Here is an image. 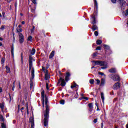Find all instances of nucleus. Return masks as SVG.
<instances>
[{
  "label": "nucleus",
  "mask_w": 128,
  "mask_h": 128,
  "mask_svg": "<svg viewBox=\"0 0 128 128\" xmlns=\"http://www.w3.org/2000/svg\"><path fill=\"white\" fill-rule=\"evenodd\" d=\"M42 102L43 108H44V102L46 108V112L44 114V124L45 126H48V114H50V109H48V98L44 96V90H42L41 92Z\"/></svg>",
  "instance_id": "f257e3e1"
},
{
  "label": "nucleus",
  "mask_w": 128,
  "mask_h": 128,
  "mask_svg": "<svg viewBox=\"0 0 128 128\" xmlns=\"http://www.w3.org/2000/svg\"><path fill=\"white\" fill-rule=\"evenodd\" d=\"M92 62H93V65L94 66H102L101 68L102 70H106V68H108V62L104 61H100V60H93L92 61Z\"/></svg>",
  "instance_id": "f03ea898"
},
{
  "label": "nucleus",
  "mask_w": 128,
  "mask_h": 128,
  "mask_svg": "<svg viewBox=\"0 0 128 128\" xmlns=\"http://www.w3.org/2000/svg\"><path fill=\"white\" fill-rule=\"evenodd\" d=\"M92 24H93V26L92 27V30H93V32H94V30H98V26H96L94 25L96 24V16H92Z\"/></svg>",
  "instance_id": "7ed1b4c3"
},
{
  "label": "nucleus",
  "mask_w": 128,
  "mask_h": 128,
  "mask_svg": "<svg viewBox=\"0 0 128 128\" xmlns=\"http://www.w3.org/2000/svg\"><path fill=\"white\" fill-rule=\"evenodd\" d=\"M110 77L114 82H118L120 80V76H118V75L111 74L110 75Z\"/></svg>",
  "instance_id": "20e7f679"
},
{
  "label": "nucleus",
  "mask_w": 128,
  "mask_h": 128,
  "mask_svg": "<svg viewBox=\"0 0 128 128\" xmlns=\"http://www.w3.org/2000/svg\"><path fill=\"white\" fill-rule=\"evenodd\" d=\"M32 68V56L31 55L29 56V72H30Z\"/></svg>",
  "instance_id": "39448f33"
},
{
  "label": "nucleus",
  "mask_w": 128,
  "mask_h": 128,
  "mask_svg": "<svg viewBox=\"0 0 128 128\" xmlns=\"http://www.w3.org/2000/svg\"><path fill=\"white\" fill-rule=\"evenodd\" d=\"M18 36H19V42L20 44H22V42H24V35H22V33H18Z\"/></svg>",
  "instance_id": "423d86ee"
},
{
  "label": "nucleus",
  "mask_w": 128,
  "mask_h": 128,
  "mask_svg": "<svg viewBox=\"0 0 128 128\" xmlns=\"http://www.w3.org/2000/svg\"><path fill=\"white\" fill-rule=\"evenodd\" d=\"M120 88V82H116L113 86L114 90H118V88Z\"/></svg>",
  "instance_id": "0eeeda50"
},
{
  "label": "nucleus",
  "mask_w": 128,
  "mask_h": 128,
  "mask_svg": "<svg viewBox=\"0 0 128 128\" xmlns=\"http://www.w3.org/2000/svg\"><path fill=\"white\" fill-rule=\"evenodd\" d=\"M59 82H61L60 84L62 86H66V82L64 81V79L60 78L59 80Z\"/></svg>",
  "instance_id": "6e6552de"
},
{
  "label": "nucleus",
  "mask_w": 128,
  "mask_h": 128,
  "mask_svg": "<svg viewBox=\"0 0 128 128\" xmlns=\"http://www.w3.org/2000/svg\"><path fill=\"white\" fill-rule=\"evenodd\" d=\"M88 106L89 108L90 112H92V110H94V104L92 103L88 104Z\"/></svg>",
  "instance_id": "1a4fd4ad"
},
{
  "label": "nucleus",
  "mask_w": 128,
  "mask_h": 128,
  "mask_svg": "<svg viewBox=\"0 0 128 128\" xmlns=\"http://www.w3.org/2000/svg\"><path fill=\"white\" fill-rule=\"evenodd\" d=\"M0 108L1 109V110L2 112H4V103H0Z\"/></svg>",
  "instance_id": "9d476101"
},
{
  "label": "nucleus",
  "mask_w": 128,
  "mask_h": 128,
  "mask_svg": "<svg viewBox=\"0 0 128 128\" xmlns=\"http://www.w3.org/2000/svg\"><path fill=\"white\" fill-rule=\"evenodd\" d=\"M109 72H111V73L116 72V70L114 68H112L109 70Z\"/></svg>",
  "instance_id": "9b49d317"
},
{
  "label": "nucleus",
  "mask_w": 128,
  "mask_h": 128,
  "mask_svg": "<svg viewBox=\"0 0 128 128\" xmlns=\"http://www.w3.org/2000/svg\"><path fill=\"white\" fill-rule=\"evenodd\" d=\"M104 84H106V80H104V78H102L101 80L100 86H104Z\"/></svg>",
  "instance_id": "f8f14e48"
},
{
  "label": "nucleus",
  "mask_w": 128,
  "mask_h": 128,
  "mask_svg": "<svg viewBox=\"0 0 128 128\" xmlns=\"http://www.w3.org/2000/svg\"><path fill=\"white\" fill-rule=\"evenodd\" d=\"M100 94H101V98L104 104V92H101Z\"/></svg>",
  "instance_id": "ddd939ff"
},
{
  "label": "nucleus",
  "mask_w": 128,
  "mask_h": 128,
  "mask_svg": "<svg viewBox=\"0 0 128 128\" xmlns=\"http://www.w3.org/2000/svg\"><path fill=\"white\" fill-rule=\"evenodd\" d=\"M53 56H54V50L50 53L49 58H52Z\"/></svg>",
  "instance_id": "4468645a"
},
{
  "label": "nucleus",
  "mask_w": 128,
  "mask_h": 128,
  "mask_svg": "<svg viewBox=\"0 0 128 128\" xmlns=\"http://www.w3.org/2000/svg\"><path fill=\"white\" fill-rule=\"evenodd\" d=\"M118 1L121 6H124V4H126V1L124 0H118Z\"/></svg>",
  "instance_id": "2eb2a0df"
},
{
  "label": "nucleus",
  "mask_w": 128,
  "mask_h": 128,
  "mask_svg": "<svg viewBox=\"0 0 128 128\" xmlns=\"http://www.w3.org/2000/svg\"><path fill=\"white\" fill-rule=\"evenodd\" d=\"M6 72L10 74V68L8 66H6Z\"/></svg>",
  "instance_id": "dca6fc26"
},
{
  "label": "nucleus",
  "mask_w": 128,
  "mask_h": 128,
  "mask_svg": "<svg viewBox=\"0 0 128 128\" xmlns=\"http://www.w3.org/2000/svg\"><path fill=\"white\" fill-rule=\"evenodd\" d=\"M50 78V75H48V72L47 73H45V80H48Z\"/></svg>",
  "instance_id": "f3484780"
},
{
  "label": "nucleus",
  "mask_w": 128,
  "mask_h": 128,
  "mask_svg": "<svg viewBox=\"0 0 128 128\" xmlns=\"http://www.w3.org/2000/svg\"><path fill=\"white\" fill-rule=\"evenodd\" d=\"M94 4L95 8L98 10V2H96V0H94Z\"/></svg>",
  "instance_id": "a211bd4d"
},
{
  "label": "nucleus",
  "mask_w": 128,
  "mask_h": 128,
  "mask_svg": "<svg viewBox=\"0 0 128 128\" xmlns=\"http://www.w3.org/2000/svg\"><path fill=\"white\" fill-rule=\"evenodd\" d=\"M32 78H30V89L32 90Z\"/></svg>",
  "instance_id": "6ab92c4d"
},
{
  "label": "nucleus",
  "mask_w": 128,
  "mask_h": 128,
  "mask_svg": "<svg viewBox=\"0 0 128 128\" xmlns=\"http://www.w3.org/2000/svg\"><path fill=\"white\" fill-rule=\"evenodd\" d=\"M42 70L45 74L48 72V71L44 67H42Z\"/></svg>",
  "instance_id": "aec40b11"
},
{
  "label": "nucleus",
  "mask_w": 128,
  "mask_h": 128,
  "mask_svg": "<svg viewBox=\"0 0 128 128\" xmlns=\"http://www.w3.org/2000/svg\"><path fill=\"white\" fill-rule=\"evenodd\" d=\"M29 122L31 124V128H32V118H30L29 119Z\"/></svg>",
  "instance_id": "412c9836"
},
{
  "label": "nucleus",
  "mask_w": 128,
  "mask_h": 128,
  "mask_svg": "<svg viewBox=\"0 0 128 128\" xmlns=\"http://www.w3.org/2000/svg\"><path fill=\"white\" fill-rule=\"evenodd\" d=\"M76 86H78V85L76 84H74L73 85L71 86V88H76Z\"/></svg>",
  "instance_id": "4be33fe9"
},
{
  "label": "nucleus",
  "mask_w": 128,
  "mask_h": 128,
  "mask_svg": "<svg viewBox=\"0 0 128 128\" xmlns=\"http://www.w3.org/2000/svg\"><path fill=\"white\" fill-rule=\"evenodd\" d=\"M102 42V40H98L96 41V44H101Z\"/></svg>",
  "instance_id": "5701e85b"
},
{
  "label": "nucleus",
  "mask_w": 128,
  "mask_h": 128,
  "mask_svg": "<svg viewBox=\"0 0 128 128\" xmlns=\"http://www.w3.org/2000/svg\"><path fill=\"white\" fill-rule=\"evenodd\" d=\"M2 128H6V124L4 123L2 124Z\"/></svg>",
  "instance_id": "b1692460"
},
{
  "label": "nucleus",
  "mask_w": 128,
  "mask_h": 128,
  "mask_svg": "<svg viewBox=\"0 0 128 128\" xmlns=\"http://www.w3.org/2000/svg\"><path fill=\"white\" fill-rule=\"evenodd\" d=\"M28 40H30V42H32V36H30L28 37Z\"/></svg>",
  "instance_id": "393cba45"
},
{
  "label": "nucleus",
  "mask_w": 128,
  "mask_h": 128,
  "mask_svg": "<svg viewBox=\"0 0 128 128\" xmlns=\"http://www.w3.org/2000/svg\"><path fill=\"white\" fill-rule=\"evenodd\" d=\"M11 54L12 56H14V46L11 47Z\"/></svg>",
  "instance_id": "a878e982"
},
{
  "label": "nucleus",
  "mask_w": 128,
  "mask_h": 128,
  "mask_svg": "<svg viewBox=\"0 0 128 128\" xmlns=\"http://www.w3.org/2000/svg\"><path fill=\"white\" fill-rule=\"evenodd\" d=\"M94 80H92V79L90 80V83L91 84H94Z\"/></svg>",
  "instance_id": "bb28decb"
},
{
  "label": "nucleus",
  "mask_w": 128,
  "mask_h": 128,
  "mask_svg": "<svg viewBox=\"0 0 128 128\" xmlns=\"http://www.w3.org/2000/svg\"><path fill=\"white\" fill-rule=\"evenodd\" d=\"M65 102L64 100H62L60 101V104H64Z\"/></svg>",
  "instance_id": "cd10ccee"
},
{
  "label": "nucleus",
  "mask_w": 128,
  "mask_h": 128,
  "mask_svg": "<svg viewBox=\"0 0 128 128\" xmlns=\"http://www.w3.org/2000/svg\"><path fill=\"white\" fill-rule=\"evenodd\" d=\"M104 48H106V50H109L110 49V46H108L104 44Z\"/></svg>",
  "instance_id": "c85d7f7f"
},
{
  "label": "nucleus",
  "mask_w": 128,
  "mask_h": 128,
  "mask_svg": "<svg viewBox=\"0 0 128 128\" xmlns=\"http://www.w3.org/2000/svg\"><path fill=\"white\" fill-rule=\"evenodd\" d=\"M4 64V58H2L1 60V64Z\"/></svg>",
  "instance_id": "c756f323"
},
{
  "label": "nucleus",
  "mask_w": 128,
  "mask_h": 128,
  "mask_svg": "<svg viewBox=\"0 0 128 128\" xmlns=\"http://www.w3.org/2000/svg\"><path fill=\"white\" fill-rule=\"evenodd\" d=\"M94 34L96 36H98V31H95Z\"/></svg>",
  "instance_id": "7c9ffc66"
},
{
  "label": "nucleus",
  "mask_w": 128,
  "mask_h": 128,
  "mask_svg": "<svg viewBox=\"0 0 128 128\" xmlns=\"http://www.w3.org/2000/svg\"><path fill=\"white\" fill-rule=\"evenodd\" d=\"M102 50L100 46H98L96 49V50Z\"/></svg>",
  "instance_id": "2f4dec72"
},
{
  "label": "nucleus",
  "mask_w": 128,
  "mask_h": 128,
  "mask_svg": "<svg viewBox=\"0 0 128 128\" xmlns=\"http://www.w3.org/2000/svg\"><path fill=\"white\" fill-rule=\"evenodd\" d=\"M98 74H100V76H106V75H104V72H99Z\"/></svg>",
  "instance_id": "473e14b6"
},
{
  "label": "nucleus",
  "mask_w": 128,
  "mask_h": 128,
  "mask_svg": "<svg viewBox=\"0 0 128 128\" xmlns=\"http://www.w3.org/2000/svg\"><path fill=\"white\" fill-rule=\"evenodd\" d=\"M96 84H100V81L99 80H96Z\"/></svg>",
  "instance_id": "72a5a7b5"
},
{
  "label": "nucleus",
  "mask_w": 128,
  "mask_h": 128,
  "mask_svg": "<svg viewBox=\"0 0 128 128\" xmlns=\"http://www.w3.org/2000/svg\"><path fill=\"white\" fill-rule=\"evenodd\" d=\"M17 32H19V33L21 32H22V28H18V30H17Z\"/></svg>",
  "instance_id": "f704fd0d"
},
{
  "label": "nucleus",
  "mask_w": 128,
  "mask_h": 128,
  "mask_svg": "<svg viewBox=\"0 0 128 128\" xmlns=\"http://www.w3.org/2000/svg\"><path fill=\"white\" fill-rule=\"evenodd\" d=\"M98 56V52H94L92 56Z\"/></svg>",
  "instance_id": "c9c22d12"
},
{
  "label": "nucleus",
  "mask_w": 128,
  "mask_h": 128,
  "mask_svg": "<svg viewBox=\"0 0 128 128\" xmlns=\"http://www.w3.org/2000/svg\"><path fill=\"white\" fill-rule=\"evenodd\" d=\"M36 54V50L34 48L32 49V54Z\"/></svg>",
  "instance_id": "e433bc0d"
},
{
  "label": "nucleus",
  "mask_w": 128,
  "mask_h": 128,
  "mask_svg": "<svg viewBox=\"0 0 128 128\" xmlns=\"http://www.w3.org/2000/svg\"><path fill=\"white\" fill-rule=\"evenodd\" d=\"M2 120V122H4V116H2H2H1V119H0Z\"/></svg>",
  "instance_id": "4c0bfd02"
},
{
  "label": "nucleus",
  "mask_w": 128,
  "mask_h": 128,
  "mask_svg": "<svg viewBox=\"0 0 128 128\" xmlns=\"http://www.w3.org/2000/svg\"><path fill=\"white\" fill-rule=\"evenodd\" d=\"M70 74L69 72L66 73V76L70 78Z\"/></svg>",
  "instance_id": "58836bf2"
},
{
  "label": "nucleus",
  "mask_w": 128,
  "mask_h": 128,
  "mask_svg": "<svg viewBox=\"0 0 128 128\" xmlns=\"http://www.w3.org/2000/svg\"><path fill=\"white\" fill-rule=\"evenodd\" d=\"M111 2L112 4H116V0H111Z\"/></svg>",
  "instance_id": "ea45409f"
},
{
  "label": "nucleus",
  "mask_w": 128,
  "mask_h": 128,
  "mask_svg": "<svg viewBox=\"0 0 128 128\" xmlns=\"http://www.w3.org/2000/svg\"><path fill=\"white\" fill-rule=\"evenodd\" d=\"M84 100H88V97H83Z\"/></svg>",
  "instance_id": "a19ab883"
},
{
  "label": "nucleus",
  "mask_w": 128,
  "mask_h": 128,
  "mask_svg": "<svg viewBox=\"0 0 128 128\" xmlns=\"http://www.w3.org/2000/svg\"><path fill=\"white\" fill-rule=\"evenodd\" d=\"M94 124H96V122H98V119H94Z\"/></svg>",
  "instance_id": "79ce46f5"
},
{
  "label": "nucleus",
  "mask_w": 128,
  "mask_h": 128,
  "mask_svg": "<svg viewBox=\"0 0 128 128\" xmlns=\"http://www.w3.org/2000/svg\"><path fill=\"white\" fill-rule=\"evenodd\" d=\"M65 80H66V82H68V80H69L68 77L66 76Z\"/></svg>",
  "instance_id": "37998d69"
},
{
  "label": "nucleus",
  "mask_w": 128,
  "mask_h": 128,
  "mask_svg": "<svg viewBox=\"0 0 128 128\" xmlns=\"http://www.w3.org/2000/svg\"><path fill=\"white\" fill-rule=\"evenodd\" d=\"M46 90H48V83L46 84Z\"/></svg>",
  "instance_id": "c03bdc74"
},
{
  "label": "nucleus",
  "mask_w": 128,
  "mask_h": 128,
  "mask_svg": "<svg viewBox=\"0 0 128 128\" xmlns=\"http://www.w3.org/2000/svg\"><path fill=\"white\" fill-rule=\"evenodd\" d=\"M24 110V107H22L20 109V110H21V112L22 113L23 112H22V110Z\"/></svg>",
  "instance_id": "a18cd8bd"
},
{
  "label": "nucleus",
  "mask_w": 128,
  "mask_h": 128,
  "mask_svg": "<svg viewBox=\"0 0 128 128\" xmlns=\"http://www.w3.org/2000/svg\"><path fill=\"white\" fill-rule=\"evenodd\" d=\"M32 3L34 4H36V0H32Z\"/></svg>",
  "instance_id": "49530a36"
},
{
  "label": "nucleus",
  "mask_w": 128,
  "mask_h": 128,
  "mask_svg": "<svg viewBox=\"0 0 128 128\" xmlns=\"http://www.w3.org/2000/svg\"><path fill=\"white\" fill-rule=\"evenodd\" d=\"M4 26H1V28H0V30H4Z\"/></svg>",
  "instance_id": "de8ad7c7"
},
{
  "label": "nucleus",
  "mask_w": 128,
  "mask_h": 128,
  "mask_svg": "<svg viewBox=\"0 0 128 128\" xmlns=\"http://www.w3.org/2000/svg\"><path fill=\"white\" fill-rule=\"evenodd\" d=\"M2 92V88H0V92Z\"/></svg>",
  "instance_id": "09e8293b"
},
{
  "label": "nucleus",
  "mask_w": 128,
  "mask_h": 128,
  "mask_svg": "<svg viewBox=\"0 0 128 128\" xmlns=\"http://www.w3.org/2000/svg\"><path fill=\"white\" fill-rule=\"evenodd\" d=\"M34 120H32V126H33V128H34Z\"/></svg>",
  "instance_id": "8fccbe9b"
},
{
  "label": "nucleus",
  "mask_w": 128,
  "mask_h": 128,
  "mask_svg": "<svg viewBox=\"0 0 128 128\" xmlns=\"http://www.w3.org/2000/svg\"><path fill=\"white\" fill-rule=\"evenodd\" d=\"M12 90H14V86H13L12 88Z\"/></svg>",
  "instance_id": "3c124183"
},
{
  "label": "nucleus",
  "mask_w": 128,
  "mask_h": 128,
  "mask_svg": "<svg viewBox=\"0 0 128 128\" xmlns=\"http://www.w3.org/2000/svg\"><path fill=\"white\" fill-rule=\"evenodd\" d=\"M27 114H28V106H27Z\"/></svg>",
  "instance_id": "603ef678"
},
{
  "label": "nucleus",
  "mask_w": 128,
  "mask_h": 128,
  "mask_svg": "<svg viewBox=\"0 0 128 128\" xmlns=\"http://www.w3.org/2000/svg\"><path fill=\"white\" fill-rule=\"evenodd\" d=\"M22 24H26V22H24V21H22Z\"/></svg>",
  "instance_id": "864d4df0"
},
{
  "label": "nucleus",
  "mask_w": 128,
  "mask_h": 128,
  "mask_svg": "<svg viewBox=\"0 0 128 128\" xmlns=\"http://www.w3.org/2000/svg\"><path fill=\"white\" fill-rule=\"evenodd\" d=\"M20 112V105L18 106V112Z\"/></svg>",
  "instance_id": "5fc2aeb1"
},
{
  "label": "nucleus",
  "mask_w": 128,
  "mask_h": 128,
  "mask_svg": "<svg viewBox=\"0 0 128 128\" xmlns=\"http://www.w3.org/2000/svg\"><path fill=\"white\" fill-rule=\"evenodd\" d=\"M8 116H10V114H8L6 115V118H8Z\"/></svg>",
  "instance_id": "6e6d98bb"
},
{
  "label": "nucleus",
  "mask_w": 128,
  "mask_h": 128,
  "mask_svg": "<svg viewBox=\"0 0 128 128\" xmlns=\"http://www.w3.org/2000/svg\"><path fill=\"white\" fill-rule=\"evenodd\" d=\"M0 40H4V38H2L0 37Z\"/></svg>",
  "instance_id": "4d7b16f0"
},
{
  "label": "nucleus",
  "mask_w": 128,
  "mask_h": 128,
  "mask_svg": "<svg viewBox=\"0 0 128 128\" xmlns=\"http://www.w3.org/2000/svg\"><path fill=\"white\" fill-rule=\"evenodd\" d=\"M19 88L20 89L21 88H20V83H19Z\"/></svg>",
  "instance_id": "13d9d810"
},
{
  "label": "nucleus",
  "mask_w": 128,
  "mask_h": 128,
  "mask_svg": "<svg viewBox=\"0 0 128 128\" xmlns=\"http://www.w3.org/2000/svg\"><path fill=\"white\" fill-rule=\"evenodd\" d=\"M31 75L32 76V70H31Z\"/></svg>",
  "instance_id": "bf43d9fd"
},
{
  "label": "nucleus",
  "mask_w": 128,
  "mask_h": 128,
  "mask_svg": "<svg viewBox=\"0 0 128 128\" xmlns=\"http://www.w3.org/2000/svg\"><path fill=\"white\" fill-rule=\"evenodd\" d=\"M2 46V43L0 42V46Z\"/></svg>",
  "instance_id": "052dcab7"
},
{
  "label": "nucleus",
  "mask_w": 128,
  "mask_h": 128,
  "mask_svg": "<svg viewBox=\"0 0 128 128\" xmlns=\"http://www.w3.org/2000/svg\"><path fill=\"white\" fill-rule=\"evenodd\" d=\"M95 104H96V106L98 107V103H96Z\"/></svg>",
  "instance_id": "680f3d73"
},
{
  "label": "nucleus",
  "mask_w": 128,
  "mask_h": 128,
  "mask_svg": "<svg viewBox=\"0 0 128 128\" xmlns=\"http://www.w3.org/2000/svg\"><path fill=\"white\" fill-rule=\"evenodd\" d=\"M97 110H100V108H98V107H97Z\"/></svg>",
  "instance_id": "e2e57ef3"
},
{
  "label": "nucleus",
  "mask_w": 128,
  "mask_h": 128,
  "mask_svg": "<svg viewBox=\"0 0 128 128\" xmlns=\"http://www.w3.org/2000/svg\"><path fill=\"white\" fill-rule=\"evenodd\" d=\"M32 78H34V70H33V71H32Z\"/></svg>",
  "instance_id": "0e129e2a"
},
{
  "label": "nucleus",
  "mask_w": 128,
  "mask_h": 128,
  "mask_svg": "<svg viewBox=\"0 0 128 128\" xmlns=\"http://www.w3.org/2000/svg\"><path fill=\"white\" fill-rule=\"evenodd\" d=\"M126 128H128V124L126 125Z\"/></svg>",
  "instance_id": "69168bd1"
},
{
  "label": "nucleus",
  "mask_w": 128,
  "mask_h": 128,
  "mask_svg": "<svg viewBox=\"0 0 128 128\" xmlns=\"http://www.w3.org/2000/svg\"><path fill=\"white\" fill-rule=\"evenodd\" d=\"M18 28H22V26H20V25H18Z\"/></svg>",
  "instance_id": "338daca9"
},
{
  "label": "nucleus",
  "mask_w": 128,
  "mask_h": 128,
  "mask_svg": "<svg viewBox=\"0 0 128 128\" xmlns=\"http://www.w3.org/2000/svg\"><path fill=\"white\" fill-rule=\"evenodd\" d=\"M15 82H13V86H14V84H15Z\"/></svg>",
  "instance_id": "774afa93"
}]
</instances>
